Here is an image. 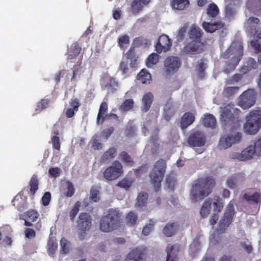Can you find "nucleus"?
Segmentation results:
<instances>
[{
    "label": "nucleus",
    "mask_w": 261,
    "mask_h": 261,
    "mask_svg": "<svg viewBox=\"0 0 261 261\" xmlns=\"http://www.w3.org/2000/svg\"><path fill=\"white\" fill-rule=\"evenodd\" d=\"M114 227V211L111 210L109 213L103 216L100 222V229L104 232L113 230Z\"/></svg>",
    "instance_id": "9"
},
{
    "label": "nucleus",
    "mask_w": 261,
    "mask_h": 261,
    "mask_svg": "<svg viewBox=\"0 0 261 261\" xmlns=\"http://www.w3.org/2000/svg\"><path fill=\"white\" fill-rule=\"evenodd\" d=\"M211 210V203L208 199H207L204 201L201 207L200 210V216L203 218L207 217L210 213Z\"/></svg>",
    "instance_id": "29"
},
{
    "label": "nucleus",
    "mask_w": 261,
    "mask_h": 261,
    "mask_svg": "<svg viewBox=\"0 0 261 261\" xmlns=\"http://www.w3.org/2000/svg\"><path fill=\"white\" fill-rule=\"evenodd\" d=\"M171 42L166 35L160 36L155 46V50L158 53L168 51L171 46Z\"/></svg>",
    "instance_id": "12"
},
{
    "label": "nucleus",
    "mask_w": 261,
    "mask_h": 261,
    "mask_svg": "<svg viewBox=\"0 0 261 261\" xmlns=\"http://www.w3.org/2000/svg\"><path fill=\"white\" fill-rule=\"evenodd\" d=\"M247 67H243L242 68V72L245 73L251 69L256 68L257 67V63L253 59L250 58L247 61Z\"/></svg>",
    "instance_id": "43"
},
{
    "label": "nucleus",
    "mask_w": 261,
    "mask_h": 261,
    "mask_svg": "<svg viewBox=\"0 0 261 261\" xmlns=\"http://www.w3.org/2000/svg\"><path fill=\"white\" fill-rule=\"evenodd\" d=\"M219 12V9L215 4H211L207 9V15L211 17H216Z\"/></svg>",
    "instance_id": "41"
},
{
    "label": "nucleus",
    "mask_w": 261,
    "mask_h": 261,
    "mask_svg": "<svg viewBox=\"0 0 261 261\" xmlns=\"http://www.w3.org/2000/svg\"><path fill=\"white\" fill-rule=\"evenodd\" d=\"M232 144L231 141L229 140L228 136H226L221 138L219 143V147L222 149H225L230 147Z\"/></svg>",
    "instance_id": "38"
},
{
    "label": "nucleus",
    "mask_w": 261,
    "mask_h": 261,
    "mask_svg": "<svg viewBox=\"0 0 261 261\" xmlns=\"http://www.w3.org/2000/svg\"><path fill=\"white\" fill-rule=\"evenodd\" d=\"M239 89V87H229L224 89V93L227 96H230L238 92Z\"/></svg>",
    "instance_id": "53"
},
{
    "label": "nucleus",
    "mask_w": 261,
    "mask_h": 261,
    "mask_svg": "<svg viewBox=\"0 0 261 261\" xmlns=\"http://www.w3.org/2000/svg\"><path fill=\"white\" fill-rule=\"evenodd\" d=\"M99 191L96 188H92L90 190V198L91 201L97 202L100 200Z\"/></svg>",
    "instance_id": "45"
},
{
    "label": "nucleus",
    "mask_w": 261,
    "mask_h": 261,
    "mask_svg": "<svg viewBox=\"0 0 261 261\" xmlns=\"http://www.w3.org/2000/svg\"><path fill=\"white\" fill-rule=\"evenodd\" d=\"M60 244L61 246V251L63 253H67L69 251V245L68 241L63 238L60 241Z\"/></svg>",
    "instance_id": "55"
},
{
    "label": "nucleus",
    "mask_w": 261,
    "mask_h": 261,
    "mask_svg": "<svg viewBox=\"0 0 261 261\" xmlns=\"http://www.w3.org/2000/svg\"><path fill=\"white\" fill-rule=\"evenodd\" d=\"M47 252L49 255H53L57 250V242L53 238H50L47 243Z\"/></svg>",
    "instance_id": "33"
},
{
    "label": "nucleus",
    "mask_w": 261,
    "mask_h": 261,
    "mask_svg": "<svg viewBox=\"0 0 261 261\" xmlns=\"http://www.w3.org/2000/svg\"><path fill=\"white\" fill-rule=\"evenodd\" d=\"M176 230V225L175 223L167 224L163 229V233L167 237H171L174 234Z\"/></svg>",
    "instance_id": "34"
},
{
    "label": "nucleus",
    "mask_w": 261,
    "mask_h": 261,
    "mask_svg": "<svg viewBox=\"0 0 261 261\" xmlns=\"http://www.w3.org/2000/svg\"><path fill=\"white\" fill-rule=\"evenodd\" d=\"M126 223L130 225H133L136 224L137 220V216L136 214L134 213L130 212L129 213L126 218Z\"/></svg>",
    "instance_id": "48"
},
{
    "label": "nucleus",
    "mask_w": 261,
    "mask_h": 261,
    "mask_svg": "<svg viewBox=\"0 0 261 261\" xmlns=\"http://www.w3.org/2000/svg\"><path fill=\"white\" fill-rule=\"evenodd\" d=\"M115 178L120 176L123 173L122 167L121 165L117 162H115Z\"/></svg>",
    "instance_id": "64"
},
{
    "label": "nucleus",
    "mask_w": 261,
    "mask_h": 261,
    "mask_svg": "<svg viewBox=\"0 0 261 261\" xmlns=\"http://www.w3.org/2000/svg\"><path fill=\"white\" fill-rule=\"evenodd\" d=\"M49 100L48 99H42L39 102L37 103L36 111L40 112L47 108Z\"/></svg>",
    "instance_id": "46"
},
{
    "label": "nucleus",
    "mask_w": 261,
    "mask_h": 261,
    "mask_svg": "<svg viewBox=\"0 0 261 261\" xmlns=\"http://www.w3.org/2000/svg\"><path fill=\"white\" fill-rule=\"evenodd\" d=\"M159 60V56L155 53H152L146 59V65L148 68L152 67L155 65Z\"/></svg>",
    "instance_id": "32"
},
{
    "label": "nucleus",
    "mask_w": 261,
    "mask_h": 261,
    "mask_svg": "<svg viewBox=\"0 0 261 261\" xmlns=\"http://www.w3.org/2000/svg\"><path fill=\"white\" fill-rule=\"evenodd\" d=\"M189 35L192 41L184 47V51L188 54L200 53L202 50L203 46L200 42V38L202 36L201 29L195 25H192L190 28Z\"/></svg>",
    "instance_id": "2"
},
{
    "label": "nucleus",
    "mask_w": 261,
    "mask_h": 261,
    "mask_svg": "<svg viewBox=\"0 0 261 261\" xmlns=\"http://www.w3.org/2000/svg\"><path fill=\"white\" fill-rule=\"evenodd\" d=\"M166 261H177L178 259L179 247L176 245H169L166 248Z\"/></svg>",
    "instance_id": "15"
},
{
    "label": "nucleus",
    "mask_w": 261,
    "mask_h": 261,
    "mask_svg": "<svg viewBox=\"0 0 261 261\" xmlns=\"http://www.w3.org/2000/svg\"><path fill=\"white\" fill-rule=\"evenodd\" d=\"M256 154L255 150L252 145H249L241 152H233L230 156L231 159L240 161H248L251 159Z\"/></svg>",
    "instance_id": "8"
},
{
    "label": "nucleus",
    "mask_w": 261,
    "mask_h": 261,
    "mask_svg": "<svg viewBox=\"0 0 261 261\" xmlns=\"http://www.w3.org/2000/svg\"><path fill=\"white\" fill-rule=\"evenodd\" d=\"M51 197V194L49 192H45L41 199L42 205L45 206H47L50 203Z\"/></svg>",
    "instance_id": "54"
},
{
    "label": "nucleus",
    "mask_w": 261,
    "mask_h": 261,
    "mask_svg": "<svg viewBox=\"0 0 261 261\" xmlns=\"http://www.w3.org/2000/svg\"><path fill=\"white\" fill-rule=\"evenodd\" d=\"M141 253L140 250L136 248L129 252L127 255L125 261H140Z\"/></svg>",
    "instance_id": "31"
},
{
    "label": "nucleus",
    "mask_w": 261,
    "mask_h": 261,
    "mask_svg": "<svg viewBox=\"0 0 261 261\" xmlns=\"http://www.w3.org/2000/svg\"><path fill=\"white\" fill-rule=\"evenodd\" d=\"M129 37L126 35L120 36L118 39V44L122 48L127 47L129 44Z\"/></svg>",
    "instance_id": "42"
},
{
    "label": "nucleus",
    "mask_w": 261,
    "mask_h": 261,
    "mask_svg": "<svg viewBox=\"0 0 261 261\" xmlns=\"http://www.w3.org/2000/svg\"><path fill=\"white\" fill-rule=\"evenodd\" d=\"M51 143L53 147L57 150H60L61 147V143L58 136H54L51 138Z\"/></svg>",
    "instance_id": "57"
},
{
    "label": "nucleus",
    "mask_w": 261,
    "mask_h": 261,
    "mask_svg": "<svg viewBox=\"0 0 261 261\" xmlns=\"http://www.w3.org/2000/svg\"><path fill=\"white\" fill-rule=\"evenodd\" d=\"M256 99V94L253 89H248L239 97L238 105L244 109H248L253 106Z\"/></svg>",
    "instance_id": "6"
},
{
    "label": "nucleus",
    "mask_w": 261,
    "mask_h": 261,
    "mask_svg": "<svg viewBox=\"0 0 261 261\" xmlns=\"http://www.w3.org/2000/svg\"><path fill=\"white\" fill-rule=\"evenodd\" d=\"M244 197L248 201H252L255 203H260L261 201V195L258 193H255L252 195L245 194Z\"/></svg>",
    "instance_id": "35"
},
{
    "label": "nucleus",
    "mask_w": 261,
    "mask_h": 261,
    "mask_svg": "<svg viewBox=\"0 0 261 261\" xmlns=\"http://www.w3.org/2000/svg\"><path fill=\"white\" fill-rule=\"evenodd\" d=\"M239 8V4L237 3H225V14L228 18L233 17Z\"/></svg>",
    "instance_id": "21"
},
{
    "label": "nucleus",
    "mask_w": 261,
    "mask_h": 261,
    "mask_svg": "<svg viewBox=\"0 0 261 261\" xmlns=\"http://www.w3.org/2000/svg\"><path fill=\"white\" fill-rule=\"evenodd\" d=\"M243 56V46L240 42H233L229 49L224 54L225 58H230L231 60L228 65L230 69H233L240 61Z\"/></svg>",
    "instance_id": "4"
},
{
    "label": "nucleus",
    "mask_w": 261,
    "mask_h": 261,
    "mask_svg": "<svg viewBox=\"0 0 261 261\" xmlns=\"http://www.w3.org/2000/svg\"><path fill=\"white\" fill-rule=\"evenodd\" d=\"M81 206V204L79 201L76 202L74 205L73 207L71 209V211L69 213V217L70 220L72 221H73L75 216L77 215V213L80 210V207Z\"/></svg>",
    "instance_id": "44"
},
{
    "label": "nucleus",
    "mask_w": 261,
    "mask_h": 261,
    "mask_svg": "<svg viewBox=\"0 0 261 261\" xmlns=\"http://www.w3.org/2000/svg\"><path fill=\"white\" fill-rule=\"evenodd\" d=\"M223 25L221 23H211L206 22H203L202 23L203 28L207 32L213 33L216 30L222 27Z\"/></svg>",
    "instance_id": "28"
},
{
    "label": "nucleus",
    "mask_w": 261,
    "mask_h": 261,
    "mask_svg": "<svg viewBox=\"0 0 261 261\" xmlns=\"http://www.w3.org/2000/svg\"><path fill=\"white\" fill-rule=\"evenodd\" d=\"M103 176L108 181L114 180V166L113 165L106 169L103 172Z\"/></svg>",
    "instance_id": "37"
},
{
    "label": "nucleus",
    "mask_w": 261,
    "mask_h": 261,
    "mask_svg": "<svg viewBox=\"0 0 261 261\" xmlns=\"http://www.w3.org/2000/svg\"><path fill=\"white\" fill-rule=\"evenodd\" d=\"M134 101L132 99L126 100L120 106V110L122 112H126L131 110L134 106Z\"/></svg>",
    "instance_id": "39"
},
{
    "label": "nucleus",
    "mask_w": 261,
    "mask_h": 261,
    "mask_svg": "<svg viewBox=\"0 0 261 261\" xmlns=\"http://www.w3.org/2000/svg\"><path fill=\"white\" fill-rule=\"evenodd\" d=\"M153 99V95L151 93L145 94L142 98V110L143 112H147L150 107Z\"/></svg>",
    "instance_id": "23"
},
{
    "label": "nucleus",
    "mask_w": 261,
    "mask_h": 261,
    "mask_svg": "<svg viewBox=\"0 0 261 261\" xmlns=\"http://www.w3.org/2000/svg\"><path fill=\"white\" fill-rule=\"evenodd\" d=\"M137 79L142 84L149 83L151 80V74L145 69H142L137 75Z\"/></svg>",
    "instance_id": "25"
},
{
    "label": "nucleus",
    "mask_w": 261,
    "mask_h": 261,
    "mask_svg": "<svg viewBox=\"0 0 261 261\" xmlns=\"http://www.w3.org/2000/svg\"><path fill=\"white\" fill-rule=\"evenodd\" d=\"M114 132V128L111 127L109 128L104 129L101 132V137L107 140Z\"/></svg>",
    "instance_id": "60"
},
{
    "label": "nucleus",
    "mask_w": 261,
    "mask_h": 261,
    "mask_svg": "<svg viewBox=\"0 0 261 261\" xmlns=\"http://www.w3.org/2000/svg\"><path fill=\"white\" fill-rule=\"evenodd\" d=\"M0 231L4 235H11L12 230L11 226L9 225H5L2 227H0Z\"/></svg>",
    "instance_id": "61"
},
{
    "label": "nucleus",
    "mask_w": 261,
    "mask_h": 261,
    "mask_svg": "<svg viewBox=\"0 0 261 261\" xmlns=\"http://www.w3.org/2000/svg\"><path fill=\"white\" fill-rule=\"evenodd\" d=\"M24 234L28 239L34 238L36 237V232L33 229L27 227L24 229Z\"/></svg>",
    "instance_id": "59"
},
{
    "label": "nucleus",
    "mask_w": 261,
    "mask_h": 261,
    "mask_svg": "<svg viewBox=\"0 0 261 261\" xmlns=\"http://www.w3.org/2000/svg\"><path fill=\"white\" fill-rule=\"evenodd\" d=\"M256 152V155L257 156L261 155V137L258 138L256 140L254 141L253 143V144H251Z\"/></svg>",
    "instance_id": "49"
},
{
    "label": "nucleus",
    "mask_w": 261,
    "mask_h": 261,
    "mask_svg": "<svg viewBox=\"0 0 261 261\" xmlns=\"http://www.w3.org/2000/svg\"><path fill=\"white\" fill-rule=\"evenodd\" d=\"M200 244L198 241H194L190 246V252L191 254L194 255L197 252L200 250Z\"/></svg>",
    "instance_id": "47"
},
{
    "label": "nucleus",
    "mask_w": 261,
    "mask_h": 261,
    "mask_svg": "<svg viewBox=\"0 0 261 261\" xmlns=\"http://www.w3.org/2000/svg\"><path fill=\"white\" fill-rule=\"evenodd\" d=\"M234 202L231 201L228 204L223 217L219 223V230L221 233L224 232L225 229L231 223L234 214Z\"/></svg>",
    "instance_id": "7"
},
{
    "label": "nucleus",
    "mask_w": 261,
    "mask_h": 261,
    "mask_svg": "<svg viewBox=\"0 0 261 261\" xmlns=\"http://www.w3.org/2000/svg\"><path fill=\"white\" fill-rule=\"evenodd\" d=\"M132 181L126 179H124L117 184V186L122 188L127 189L130 187Z\"/></svg>",
    "instance_id": "62"
},
{
    "label": "nucleus",
    "mask_w": 261,
    "mask_h": 261,
    "mask_svg": "<svg viewBox=\"0 0 261 261\" xmlns=\"http://www.w3.org/2000/svg\"><path fill=\"white\" fill-rule=\"evenodd\" d=\"M174 113V109L172 107L171 102H168L165 106L164 114L166 119H168L170 116L172 115Z\"/></svg>",
    "instance_id": "50"
},
{
    "label": "nucleus",
    "mask_w": 261,
    "mask_h": 261,
    "mask_svg": "<svg viewBox=\"0 0 261 261\" xmlns=\"http://www.w3.org/2000/svg\"><path fill=\"white\" fill-rule=\"evenodd\" d=\"M74 191L75 190L73 185L70 182L68 184L67 190L65 192V195L67 197H70L74 195Z\"/></svg>",
    "instance_id": "63"
},
{
    "label": "nucleus",
    "mask_w": 261,
    "mask_h": 261,
    "mask_svg": "<svg viewBox=\"0 0 261 261\" xmlns=\"http://www.w3.org/2000/svg\"><path fill=\"white\" fill-rule=\"evenodd\" d=\"M147 197L148 196L146 193H140L137 198L136 206L140 208L144 206L147 202Z\"/></svg>",
    "instance_id": "36"
},
{
    "label": "nucleus",
    "mask_w": 261,
    "mask_h": 261,
    "mask_svg": "<svg viewBox=\"0 0 261 261\" xmlns=\"http://www.w3.org/2000/svg\"><path fill=\"white\" fill-rule=\"evenodd\" d=\"M108 105L106 102H102L99 108L97 117V123L102 124L105 120L108 119L113 114H107Z\"/></svg>",
    "instance_id": "17"
},
{
    "label": "nucleus",
    "mask_w": 261,
    "mask_h": 261,
    "mask_svg": "<svg viewBox=\"0 0 261 261\" xmlns=\"http://www.w3.org/2000/svg\"><path fill=\"white\" fill-rule=\"evenodd\" d=\"M81 50V46L78 42L73 43L66 54L67 59L71 60L75 58L79 55Z\"/></svg>",
    "instance_id": "19"
},
{
    "label": "nucleus",
    "mask_w": 261,
    "mask_h": 261,
    "mask_svg": "<svg viewBox=\"0 0 261 261\" xmlns=\"http://www.w3.org/2000/svg\"><path fill=\"white\" fill-rule=\"evenodd\" d=\"M91 143L92 148L94 150H100L102 148V144L100 142L98 135H95L92 137Z\"/></svg>",
    "instance_id": "40"
},
{
    "label": "nucleus",
    "mask_w": 261,
    "mask_h": 261,
    "mask_svg": "<svg viewBox=\"0 0 261 261\" xmlns=\"http://www.w3.org/2000/svg\"><path fill=\"white\" fill-rule=\"evenodd\" d=\"M215 185V180L212 177L199 179L192 186L190 192V198L195 201L203 199L211 193Z\"/></svg>",
    "instance_id": "1"
},
{
    "label": "nucleus",
    "mask_w": 261,
    "mask_h": 261,
    "mask_svg": "<svg viewBox=\"0 0 261 261\" xmlns=\"http://www.w3.org/2000/svg\"><path fill=\"white\" fill-rule=\"evenodd\" d=\"M150 0H135L132 4V9L133 13L136 14L138 13L142 8L141 4L144 5L147 4Z\"/></svg>",
    "instance_id": "30"
},
{
    "label": "nucleus",
    "mask_w": 261,
    "mask_h": 261,
    "mask_svg": "<svg viewBox=\"0 0 261 261\" xmlns=\"http://www.w3.org/2000/svg\"><path fill=\"white\" fill-rule=\"evenodd\" d=\"M92 225V218L87 213H81L77 220V226L80 230L85 232L90 229Z\"/></svg>",
    "instance_id": "10"
},
{
    "label": "nucleus",
    "mask_w": 261,
    "mask_h": 261,
    "mask_svg": "<svg viewBox=\"0 0 261 261\" xmlns=\"http://www.w3.org/2000/svg\"><path fill=\"white\" fill-rule=\"evenodd\" d=\"M232 144L239 142L242 138V134L239 132H234L228 136Z\"/></svg>",
    "instance_id": "51"
},
{
    "label": "nucleus",
    "mask_w": 261,
    "mask_h": 261,
    "mask_svg": "<svg viewBox=\"0 0 261 261\" xmlns=\"http://www.w3.org/2000/svg\"><path fill=\"white\" fill-rule=\"evenodd\" d=\"M202 123L206 127L213 128L216 125V120L213 115L206 114L203 117Z\"/></svg>",
    "instance_id": "24"
},
{
    "label": "nucleus",
    "mask_w": 261,
    "mask_h": 261,
    "mask_svg": "<svg viewBox=\"0 0 261 261\" xmlns=\"http://www.w3.org/2000/svg\"><path fill=\"white\" fill-rule=\"evenodd\" d=\"M210 202L211 206H213V211L216 213H220L223 208L224 201L222 198L218 196H215L212 198H208Z\"/></svg>",
    "instance_id": "18"
},
{
    "label": "nucleus",
    "mask_w": 261,
    "mask_h": 261,
    "mask_svg": "<svg viewBox=\"0 0 261 261\" xmlns=\"http://www.w3.org/2000/svg\"><path fill=\"white\" fill-rule=\"evenodd\" d=\"M39 181L36 175H33L31 177L30 182V193L32 195H34L38 189Z\"/></svg>",
    "instance_id": "27"
},
{
    "label": "nucleus",
    "mask_w": 261,
    "mask_h": 261,
    "mask_svg": "<svg viewBox=\"0 0 261 261\" xmlns=\"http://www.w3.org/2000/svg\"><path fill=\"white\" fill-rule=\"evenodd\" d=\"M243 129L247 134L253 135L259 130L261 125V111L260 109L251 111L246 117Z\"/></svg>",
    "instance_id": "3"
},
{
    "label": "nucleus",
    "mask_w": 261,
    "mask_h": 261,
    "mask_svg": "<svg viewBox=\"0 0 261 261\" xmlns=\"http://www.w3.org/2000/svg\"><path fill=\"white\" fill-rule=\"evenodd\" d=\"M118 158L119 160L123 161L128 165H131L133 163L132 158L124 152H123L120 154Z\"/></svg>",
    "instance_id": "56"
},
{
    "label": "nucleus",
    "mask_w": 261,
    "mask_h": 261,
    "mask_svg": "<svg viewBox=\"0 0 261 261\" xmlns=\"http://www.w3.org/2000/svg\"><path fill=\"white\" fill-rule=\"evenodd\" d=\"M188 142L191 146H203L205 144V137L202 133L197 132L190 136L188 139Z\"/></svg>",
    "instance_id": "13"
},
{
    "label": "nucleus",
    "mask_w": 261,
    "mask_h": 261,
    "mask_svg": "<svg viewBox=\"0 0 261 261\" xmlns=\"http://www.w3.org/2000/svg\"><path fill=\"white\" fill-rule=\"evenodd\" d=\"M221 114V120L223 122H227L233 116V113H237L239 111L237 108H233L232 105H229L222 109Z\"/></svg>",
    "instance_id": "16"
},
{
    "label": "nucleus",
    "mask_w": 261,
    "mask_h": 261,
    "mask_svg": "<svg viewBox=\"0 0 261 261\" xmlns=\"http://www.w3.org/2000/svg\"><path fill=\"white\" fill-rule=\"evenodd\" d=\"M26 216L32 221L34 222L38 219L39 214L36 211L31 210L27 212Z\"/></svg>",
    "instance_id": "52"
},
{
    "label": "nucleus",
    "mask_w": 261,
    "mask_h": 261,
    "mask_svg": "<svg viewBox=\"0 0 261 261\" xmlns=\"http://www.w3.org/2000/svg\"><path fill=\"white\" fill-rule=\"evenodd\" d=\"M114 157V148L111 147L102 154L100 159V162L103 164L108 163Z\"/></svg>",
    "instance_id": "26"
},
{
    "label": "nucleus",
    "mask_w": 261,
    "mask_h": 261,
    "mask_svg": "<svg viewBox=\"0 0 261 261\" xmlns=\"http://www.w3.org/2000/svg\"><path fill=\"white\" fill-rule=\"evenodd\" d=\"M165 172V163L163 160L157 162L150 174V178L154 185L156 190H158L161 186V182L163 178Z\"/></svg>",
    "instance_id": "5"
},
{
    "label": "nucleus",
    "mask_w": 261,
    "mask_h": 261,
    "mask_svg": "<svg viewBox=\"0 0 261 261\" xmlns=\"http://www.w3.org/2000/svg\"><path fill=\"white\" fill-rule=\"evenodd\" d=\"M189 4V0H172L171 5L173 9L181 11L186 9Z\"/></svg>",
    "instance_id": "22"
},
{
    "label": "nucleus",
    "mask_w": 261,
    "mask_h": 261,
    "mask_svg": "<svg viewBox=\"0 0 261 261\" xmlns=\"http://www.w3.org/2000/svg\"><path fill=\"white\" fill-rule=\"evenodd\" d=\"M180 62L175 57H169L164 62V70L167 74H173L176 72L180 66Z\"/></svg>",
    "instance_id": "11"
},
{
    "label": "nucleus",
    "mask_w": 261,
    "mask_h": 261,
    "mask_svg": "<svg viewBox=\"0 0 261 261\" xmlns=\"http://www.w3.org/2000/svg\"><path fill=\"white\" fill-rule=\"evenodd\" d=\"M259 20L257 18L250 17L245 23V27L248 33H250L251 36H256L258 38H261V32H257L253 28L254 24H257L259 23Z\"/></svg>",
    "instance_id": "14"
},
{
    "label": "nucleus",
    "mask_w": 261,
    "mask_h": 261,
    "mask_svg": "<svg viewBox=\"0 0 261 261\" xmlns=\"http://www.w3.org/2000/svg\"><path fill=\"white\" fill-rule=\"evenodd\" d=\"M195 114L192 113L187 112L181 117L180 119V127L185 129L191 125L195 120Z\"/></svg>",
    "instance_id": "20"
},
{
    "label": "nucleus",
    "mask_w": 261,
    "mask_h": 261,
    "mask_svg": "<svg viewBox=\"0 0 261 261\" xmlns=\"http://www.w3.org/2000/svg\"><path fill=\"white\" fill-rule=\"evenodd\" d=\"M69 106L72 109L75 110V112H77L79 110V107L80 106L79 100L76 98L71 99L69 102Z\"/></svg>",
    "instance_id": "58"
}]
</instances>
